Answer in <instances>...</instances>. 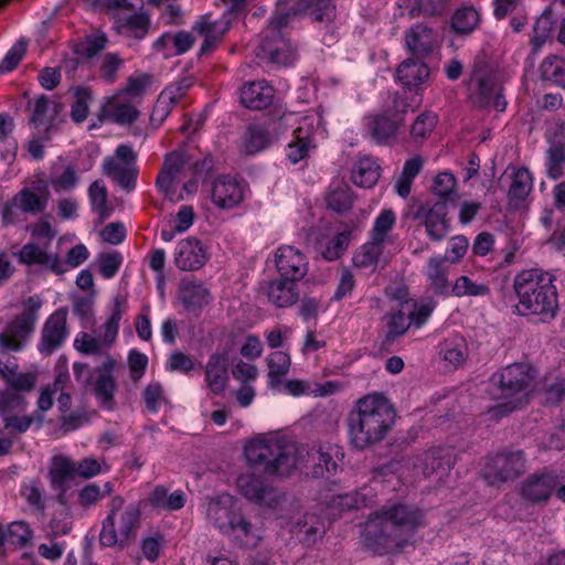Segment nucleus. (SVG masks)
Masks as SVG:
<instances>
[{
  "label": "nucleus",
  "instance_id": "1",
  "mask_svg": "<svg viewBox=\"0 0 565 565\" xmlns=\"http://www.w3.org/2000/svg\"><path fill=\"white\" fill-rule=\"evenodd\" d=\"M244 455L250 468L269 477L289 476L307 463L305 457L313 461L315 477L334 473L338 470L340 448L332 444H320L310 451L285 438L258 437L244 447Z\"/></svg>",
  "mask_w": 565,
  "mask_h": 565
},
{
  "label": "nucleus",
  "instance_id": "2",
  "mask_svg": "<svg viewBox=\"0 0 565 565\" xmlns=\"http://www.w3.org/2000/svg\"><path fill=\"white\" fill-rule=\"evenodd\" d=\"M425 525V512L417 505L388 503L367 518L362 530L363 544L379 555L402 553L414 546L416 533Z\"/></svg>",
  "mask_w": 565,
  "mask_h": 565
},
{
  "label": "nucleus",
  "instance_id": "3",
  "mask_svg": "<svg viewBox=\"0 0 565 565\" xmlns=\"http://www.w3.org/2000/svg\"><path fill=\"white\" fill-rule=\"evenodd\" d=\"M395 423V411L381 394L360 398L348 417L352 446L365 449L382 441Z\"/></svg>",
  "mask_w": 565,
  "mask_h": 565
},
{
  "label": "nucleus",
  "instance_id": "4",
  "mask_svg": "<svg viewBox=\"0 0 565 565\" xmlns=\"http://www.w3.org/2000/svg\"><path fill=\"white\" fill-rule=\"evenodd\" d=\"M513 288L519 298L515 309L520 315L540 316L542 321L555 317L557 292L551 274L539 269L524 270L515 276Z\"/></svg>",
  "mask_w": 565,
  "mask_h": 565
},
{
  "label": "nucleus",
  "instance_id": "5",
  "mask_svg": "<svg viewBox=\"0 0 565 565\" xmlns=\"http://www.w3.org/2000/svg\"><path fill=\"white\" fill-rule=\"evenodd\" d=\"M206 519L222 534L244 546L255 547L260 539L257 527L242 514L230 494H221L207 502Z\"/></svg>",
  "mask_w": 565,
  "mask_h": 565
},
{
  "label": "nucleus",
  "instance_id": "6",
  "mask_svg": "<svg viewBox=\"0 0 565 565\" xmlns=\"http://www.w3.org/2000/svg\"><path fill=\"white\" fill-rule=\"evenodd\" d=\"M535 377L533 367L526 363H513L492 376L497 385L494 397L508 399L491 409L493 416L507 415L523 405V396Z\"/></svg>",
  "mask_w": 565,
  "mask_h": 565
},
{
  "label": "nucleus",
  "instance_id": "7",
  "mask_svg": "<svg viewBox=\"0 0 565 565\" xmlns=\"http://www.w3.org/2000/svg\"><path fill=\"white\" fill-rule=\"evenodd\" d=\"M43 301L30 296L22 302V310L12 317L0 332V350L20 352L35 331Z\"/></svg>",
  "mask_w": 565,
  "mask_h": 565
},
{
  "label": "nucleus",
  "instance_id": "8",
  "mask_svg": "<svg viewBox=\"0 0 565 565\" xmlns=\"http://www.w3.org/2000/svg\"><path fill=\"white\" fill-rule=\"evenodd\" d=\"M289 19V12L274 13L259 46L260 58L278 65H288L294 61L295 50L280 32L281 28L288 24Z\"/></svg>",
  "mask_w": 565,
  "mask_h": 565
},
{
  "label": "nucleus",
  "instance_id": "9",
  "mask_svg": "<svg viewBox=\"0 0 565 565\" xmlns=\"http://www.w3.org/2000/svg\"><path fill=\"white\" fill-rule=\"evenodd\" d=\"M470 99L481 108H492L503 111L507 102L502 95V87L495 81L489 68L482 64H475L469 79Z\"/></svg>",
  "mask_w": 565,
  "mask_h": 565
},
{
  "label": "nucleus",
  "instance_id": "10",
  "mask_svg": "<svg viewBox=\"0 0 565 565\" xmlns=\"http://www.w3.org/2000/svg\"><path fill=\"white\" fill-rule=\"evenodd\" d=\"M525 471L522 450H504L488 458L482 475L490 486L500 487L514 481Z\"/></svg>",
  "mask_w": 565,
  "mask_h": 565
},
{
  "label": "nucleus",
  "instance_id": "11",
  "mask_svg": "<svg viewBox=\"0 0 565 565\" xmlns=\"http://www.w3.org/2000/svg\"><path fill=\"white\" fill-rule=\"evenodd\" d=\"M116 361L107 355L102 365L95 367L86 380L100 407L113 411L115 408V394L117 382L114 376Z\"/></svg>",
  "mask_w": 565,
  "mask_h": 565
},
{
  "label": "nucleus",
  "instance_id": "12",
  "mask_svg": "<svg viewBox=\"0 0 565 565\" xmlns=\"http://www.w3.org/2000/svg\"><path fill=\"white\" fill-rule=\"evenodd\" d=\"M67 308H58L43 323L38 350L44 355H51L58 350L67 339Z\"/></svg>",
  "mask_w": 565,
  "mask_h": 565
},
{
  "label": "nucleus",
  "instance_id": "13",
  "mask_svg": "<svg viewBox=\"0 0 565 565\" xmlns=\"http://www.w3.org/2000/svg\"><path fill=\"white\" fill-rule=\"evenodd\" d=\"M559 484V475L555 471H541L526 477L519 488L523 501L530 504L545 503Z\"/></svg>",
  "mask_w": 565,
  "mask_h": 565
},
{
  "label": "nucleus",
  "instance_id": "14",
  "mask_svg": "<svg viewBox=\"0 0 565 565\" xmlns=\"http://www.w3.org/2000/svg\"><path fill=\"white\" fill-rule=\"evenodd\" d=\"M237 488L243 497L260 507L274 509L285 499L279 490L265 484L259 476L253 473L239 476Z\"/></svg>",
  "mask_w": 565,
  "mask_h": 565
},
{
  "label": "nucleus",
  "instance_id": "15",
  "mask_svg": "<svg viewBox=\"0 0 565 565\" xmlns=\"http://www.w3.org/2000/svg\"><path fill=\"white\" fill-rule=\"evenodd\" d=\"M455 463L452 449L435 447L416 458L414 468L427 479L443 481Z\"/></svg>",
  "mask_w": 565,
  "mask_h": 565
},
{
  "label": "nucleus",
  "instance_id": "16",
  "mask_svg": "<svg viewBox=\"0 0 565 565\" xmlns=\"http://www.w3.org/2000/svg\"><path fill=\"white\" fill-rule=\"evenodd\" d=\"M14 255L19 263L25 266H39L41 269L55 275L66 273V265H64L63 259L57 254L49 252L46 246L30 242L23 245Z\"/></svg>",
  "mask_w": 565,
  "mask_h": 565
},
{
  "label": "nucleus",
  "instance_id": "17",
  "mask_svg": "<svg viewBox=\"0 0 565 565\" xmlns=\"http://www.w3.org/2000/svg\"><path fill=\"white\" fill-rule=\"evenodd\" d=\"M274 263L282 277L301 280L308 273V260L305 254L291 245H281L274 253Z\"/></svg>",
  "mask_w": 565,
  "mask_h": 565
},
{
  "label": "nucleus",
  "instance_id": "18",
  "mask_svg": "<svg viewBox=\"0 0 565 565\" xmlns=\"http://www.w3.org/2000/svg\"><path fill=\"white\" fill-rule=\"evenodd\" d=\"M299 280L279 276L271 279L263 287L264 295L270 305L276 308H289L296 305L300 299L298 288Z\"/></svg>",
  "mask_w": 565,
  "mask_h": 565
},
{
  "label": "nucleus",
  "instance_id": "19",
  "mask_svg": "<svg viewBox=\"0 0 565 565\" xmlns=\"http://www.w3.org/2000/svg\"><path fill=\"white\" fill-rule=\"evenodd\" d=\"M211 199L218 209L230 210L244 200V188L234 178L223 174L212 183Z\"/></svg>",
  "mask_w": 565,
  "mask_h": 565
},
{
  "label": "nucleus",
  "instance_id": "20",
  "mask_svg": "<svg viewBox=\"0 0 565 565\" xmlns=\"http://www.w3.org/2000/svg\"><path fill=\"white\" fill-rule=\"evenodd\" d=\"M205 384L212 395H222L228 384V354L215 352L204 366Z\"/></svg>",
  "mask_w": 565,
  "mask_h": 565
},
{
  "label": "nucleus",
  "instance_id": "21",
  "mask_svg": "<svg viewBox=\"0 0 565 565\" xmlns=\"http://www.w3.org/2000/svg\"><path fill=\"white\" fill-rule=\"evenodd\" d=\"M10 352L0 350V377L14 391L30 392L35 385V376L32 373H19L17 359Z\"/></svg>",
  "mask_w": 565,
  "mask_h": 565
},
{
  "label": "nucleus",
  "instance_id": "22",
  "mask_svg": "<svg viewBox=\"0 0 565 565\" xmlns=\"http://www.w3.org/2000/svg\"><path fill=\"white\" fill-rule=\"evenodd\" d=\"M206 260V252L196 238L189 237L178 243L174 264L179 269L198 270L204 266Z\"/></svg>",
  "mask_w": 565,
  "mask_h": 565
},
{
  "label": "nucleus",
  "instance_id": "23",
  "mask_svg": "<svg viewBox=\"0 0 565 565\" xmlns=\"http://www.w3.org/2000/svg\"><path fill=\"white\" fill-rule=\"evenodd\" d=\"M102 114L118 125H130L137 120L139 110L135 104L126 99L122 93H118L106 100Z\"/></svg>",
  "mask_w": 565,
  "mask_h": 565
},
{
  "label": "nucleus",
  "instance_id": "24",
  "mask_svg": "<svg viewBox=\"0 0 565 565\" xmlns=\"http://www.w3.org/2000/svg\"><path fill=\"white\" fill-rule=\"evenodd\" d=\"M210 290L203 282L184 278L179 284L178 298L188 311H200L210 302Z\"/></svg>",
  "mask_w": 565,
  "mask_h": 565
},
{
  "label": "nucleus",
  "instance_id": "25",
  "mask_svg": "<svg viewBox=\"0 0 565 565\" xmlns=\"http://www.w3.org/2000/svg\"><path fill=\"white\" fill-rule=\"evenodd\" d=\"M141 512L138 504H128L116 519L115 523V546L124 547L136 536L140 526Z\"/></svg>",
  "mask_w": 565,
  "mask_h": 565
},
{
  "label": "nucleus",
  "instance_id": "26",
  "mask_svg": "<svg viewBox=\"0 0 565 565\" xmlns=\"http://www.w3.org/2000/svg\"><path fill=\"white\" fill-rule=\"evenodd\" d=\"M511 183L508 190L509 204L519 207L527 198L533 188V179L527 168L509 167L505 170Z\"/></svg>",
  "mask_w": 565,
  "mask_h": 565
},
{
  "label": "nucleus",
  "instance_id": "27",
  "mask_svg": "<svg viewBox=\"0 0 565 565\" xmlns=\"http://www.w3.org/2000/svg\"><path fill=\"white\" fill-rule=\"evenodd\" d=\"M104 174L110 178L127 192L136 188L138 169L137 166H129L118 159H105L103 163Z\"/></svg>",
  "mask_w": 565,
  "mask_h": 565
},
{
  "label": "nucleus",
  "instance_id": "28",
  "mask_svg": "<svg viewBox=\"0 0 565 565\" xmlns=\"http://www.w3.org/2000/svg\"><path fill=\"white\" fill-rule=\"evenodd\" d=\"M274 97V89L266 82H252L243 86L241 102L249 109L262 110L267 108Z\"/></svg>",
  "mask_w": 565,
  "mask_h": 565
},
{
  "label": "nucleus",
  "instance_id": "29",
  "mask_svg": "<svg viewBox=\"0 0 565 565\" xmlns=\"http://www.w3.org/2000/svg\"><path fill=\"white\" fill-rule=\"evenodd\" d=\"M305 12L317 22L330 23L337 15L333 0H300L297 9H292L291 15Z\"/></svg>",
  "mask_w": 565,
  "mask_h": 565
},
{
  "label": "nucleus",
  "instance_id": "30",
  "mask_svg": "<svg viewBox=\"0 0 565 565\" xmlns=\"http://www.w3.org/2000/svg\"><path fill=\"white\" fill-rule=\"evenodd\" d=\"M401 122L386 115L367 117L366 128L369 135L379 145H385L394 139Z\"/></svg>",
  "mask_w": 565,
  "mask_h": 565
},
{
  "label": "nucleus",
  "instance_id": "31",
  "mask_svg": "<svg viewBox=\"0 0 565 565\" xmlns=\"http://www.w3.org/2000/svg\"><path fill=\"white\" fill-rule=\"evenodd\" d=\"M291 532L306 545H313L326 532L324 522L316 514L307 513L294 524Z\"/></svg>",
  "mask_w": 565,
  "mask_h": 565
},
{
  "label": "nucleus",
  "instance_id": "32",
  "mask_svg": "<svg viewBox=\"0 0 565 565\" xmlns=\"http://www.w3.org/2000/svg\"><path fill=\"white\" fill-rule=\"evenodd\" d=\"M405 41L407 49L414 55L422 56L433 51L435 36L429 28L423 24H416L406 32Z\"/></svg>",
  "mask_w": 565,
  "mask_h": 565
},
{
  "label": "nucleus",
  "instance_id": "33",
  "mask_svg": "<svg viewBox=\"0 0 565 565\" xmlns=\"http://www.w3.org/2000/svg\"><path fill=\"white\" fill-rule=\"evenodd\" d=\"M424 225L427 235L434 241H441L448 233V222L446 220V205L444 202H437L425 212Z\"/></svg>",
  "mask_w": 565,
  "mask_h": 565
},
{
  "label": "nucleus",
  "instance_id": "34",
  "mask_svg": "<svg viewBox=\"0 0 565 565\" xmlns=\"http://www.w3.org/2000/svg\"><path fill=\"white\" fill-rule=\"evenodd\" d=\"M74 461L63 455L52 458L49 469V478L52 488L71 487L70 481L76 477Z\"/></svg>",
  "mask_w": 565,
  "mask_h": 565
},
{
  "label": "nucleus",
  "instance_id": "35",
  "mask_svg": "<svg viewBox=\"0 0 565 565\" xmlns=\"http://www.w3.org/2000/svg\"><path fill=\"white\" fill-rule=\"evenodd\" d=\"M424 162L425 160L420 156H414L405 161L394 185L396 193L401 198L405 199L409 195L413 181L423 170Z\"/></svg>",
  "mask_w": 565,
  "mask_h": 565
},
{
  "label": "nucleus",
  "instance_id": "36",
  "mask_svg": "<svg viewBox=\"0 0 565 565\" xmlns=\"http://www.w3.org/2000/svg\"><path fill=\"white\" fill-rule=\"evenodd\" d=\"M429 68L426 64L414 58L405 60L397 68V77L407 87H415L426 81Z\"/></svg>",
  "mask_w": 565,
  "mask_h": 565
},
{
  "label": "nucleus",
  "instance_id": "37",
  "mask_svg": "<svg viewBox=\"0 0 565 565\" xmlns=\"http://www.w3.org/2000/svg\"><path fill=\"white\" fill-rule=\"evenodd\" d=\"M351 178L361 188H372L380 178V166L372 158H361L355 163Z\"/></svg>",
  "mask_w": 565,
  "mask_h": 565
},
{
  "label": "nucleus",
  "instance_id": "38",
  "mask_svg": "<svg viewBox=\"0 0 565 565\" xmlns=\"http://www.w3.org/2000/svg\"><path fill=\"white\" fill-rule=\"evenodd\" d=\"M125 500L121 497H114L109 504V514L104 520L99 541L102 545L111 547L115 546V523L117 515L125 509Z\"/></svg>",
  "mask_w": 565,
  "mask_h": 565
},
{
  "label": "nucleus",
  "instance_id": "39",
  "mask_svg": "<svg viewBox=\"0 0 565 565\" xmlns=\"http://www.w3.org/2000/svg\"><path fill=\"white\" fill-rule=\"evenodd\" d=\"M268 130L260 125H249L243 138V150L247 154H255L270 145Z\"/></svg>",
  "mask_w": 565,
  "mask_h": 565
},
{
  "label": "nucleus",
  "instance_id": "40",
  "mask_svg": "<svg viewBox=\"0 0 565 565\" xmlns=\"http://www.w3.org/2000/svg\"><path fill=\"white\" fill-rule=\"evenodd\" d=\"M546 174L552 180L559 179L564 173L565 146L563 142H552L546 150Z\"/></svg>",
  "mask_w": 565,
  "mask_h": 565
},
{
  "label": "nucleus",
  "instance_id": "41",
  "mask_svg": "<svg viewBox=\"0 0 565 565\" xmlns=\"http://www.w3.org/2000/svg\"><path fill=\"white\" fill-rule=\"evenodd\" d=\"M88 196L94 212L104 221L111 214V207L108 206V191L102 180L94 181L88 188Z\"/></svg>",
  "mask_w": 565,
  "mask_h": 565
},
{
  "label": "nucleus",
  "instance_id": "42",
  "mask_svg": "<svg viewBox=\"0 0 565 565\" xmlns=\"http://www.w3.org/2000/svg\"><path fill=\"white\" fill-rule=\"evenodd\" d=\"M553 29L554 21L552 19V12L545 10L533 26V34L530 43L534 53H537L551 38Z\"/></svg>",
  "mask_w": 565,
  "mask_h": 565
},
{
  "label": "nucleus",
  "instance_id": "43",
  "mask_svg": "<svg viewBox=\"0 0 565 565\" xmlns=\"http://www.w3.org/2000/svg\"><path fill=\"white\" fill-rule=\"evenodd\" d=\"M365 505V498L359 492L333 495L328 502L330 515L335 518L344 511L360 509Z\"/></svg>",
  "mask_w": 565,
  "mask_h": 565
},
{
  "label": "nucleus",
  "instance_id": "44",
  "mask_svg": "<svg viewBox=\"0 0 565 565\" xmlns=\"http://www.w3.org/2000/svg\"><path fill=\"white\" fill-rule=\"evenodd\" d=\"M382 254L383 245L372 239L355 252L352 260L358 268H374Z\"/></svg>",
  "mask_w": 565,
  "mask_h": 565
},
{
  "label": "nucleus",
  "instance_id": "45",
  "mask_svg": "<svg viewBox=\"0 0 565 565\" xmlns=\"http://www.w3.org/2000/svg\"><path fill=\"white\" fill-rule=\"evenodd\" d=\"M542 77L546 81H551L556 85L565 88V60L551 55L544 58L541 64Z\"/></svg>",
  "mask_w": 565,
  "mask_h": 565
},
{
  "label": "nucleus",
  "instance_id": "46",
  "mask_svg": "<svg viewBox=\"0 0 565 565\" xmlns=\"http://www.w3.org/2000/svg\"><path fill=\"white\" fill-rule=\"evenodd\" d=\"M266 361L270 385L275 386L279 384L280 379L288 373L290 356L282 351H276L269 354Z\"/></svg>",
  "mask_w": 565,
  "mask_h": 565
},
{
  "label": "nucleus",
  "instance_id": "47",
  "mask_svg": "<svg viewBox=\"0 0 565 565\" xmlns=\"http://www.w3.org/2000/svg\"><path fill=\"white\" fill-rule=\"evenodd\" d=\"M451 292L460 298L483 297L490 294V288L487 284H478L468 276H460L452 285Z\"/></svg>",
  "mask_w": 565,
  "mask_h": 565
},
{
  "label": "nucleus",
  "instance_id": "48",
  "mask_svg": "<svg viewBox=\"0 0 565 565\" xmlns=\"http://www.w3.org/2000/svg\"><path fill=\"white\" fill-rule=\"evenodd\" d=\"M108 42L105 33L97 32L86 35L82 42L76 44L75 53L85 58H92L103 51Z\"/></svg>",
  "mask_w": 565,
  "mask_h": 565
},
{
  "label": "nucleus",
  "instance_id": "49",
  "mask_svg": "<svg viewBox=\"0 0 565 565\" xmlns=\"http://www.w3.org/2000/svg\"><path fill=\"white\" fill-rule=\"evenodd\" d=\"M14 202L25 213L39 214L46 207V199L41 198L28 188L14 195Z\"/></svg>",
  "mask_w": 565,
  "mask_h": 565
},
{
  "label": "nucleus",
  "instance_id": "50",
  "mask_svg": "<svg viewBox=\"0 0 565 565\" xmlns=\"http://www.w3.org/2000/svg\"><path fill=\"white\" fill-rule=\"evenodd\" d=\"M116 23L118 29L128 30L136 39H143L149 31L150 20L145 13H135L127 18H119Z\"/></svg>",
  "mask_w": 565,
  "mask_h": 565
},
{
  "label": "nucleus",
  "instance_id": "51",
  "mask_svg": "<svg viewBox=\"0 0 565 565\" xmlns=\"http://www.w3.org/2000/svg\"><path fill=\"white\" fill-rule=\"evenodd\" d=\"M126 310V298L122 296H116L114 299V308L111 315L104 326V340L111 343L119 330V321Z\"/></svg>",
  "mask_w": 565,
  "mask_h": 565
},
{
  "label": "nucleus",
  "instance_id": "52",
  "mask_svg": "<svg viewBox=\"0 0 565 565\" xmlns=\"http://www.w3.org/2000/svg\"><path fill=\"white\" fill-rule=\"evenodd\" d=\"M33 536L30 525L24 521H15L4 527V542L12 545L24 546Z\"/></svg>",
  "mask_w": 565,
  "mask_h": 565
},
{
  "label": "nucleus",
  "instance_id": "53",
  "mask_svg": "<svg viewBox=\"0 0 565 565\" xmlns=\"http://www.w3.org/2000/svg\"><path fill=\"white\" fill-rule=\"evenodd\" d=\"M479 22V13L473 7L458 9L451 19L452 28L460 33L472 31Z\"/></svg>",
  "mask_w": 565,
  "mask_h": 565
},
{
  "label": "nucleus",
  "instance_id": "54",
  "mask_svg": "<svg viewBox=\"0 0 565 565\" xmlns=\"http://www.w3.org/2000/svg\"><path fill=\"white\" fill-rule=\"evenodd\" d=\"M174 90H162L158 96L156 105L153 107L150 120L151 122H157L161 125L164 119L169 116L172 108L179 103L175 99V95H173Z\"/></svg>",
  "mask_w": 565,
  "mask_h": 565
},
{
  "label": "nucleus",
  "instance_id": "55",
  "mask_svg": "<svg viewBox=\"0 0 565 565\" xmlns=\"http://www.w3.org/2000/svg\"><path fill=\"white\" fill-rule=\"evenodd\" d=\"M193 29L204 36V41L200 49V55L210 53L221 41L222 33H216L215 24L207 21L205 18L196 22Z\"/></svg>",
  "mask_w": 565,
  "mask_h": 565
},
{
  "label": "nucleus",
  "instance_id": "56",
  "mask_svg": "<svg viewBox=\"0 0 565 565\" xmlns=\"http://www.w3.org/2000/svg\"><path fill=\"white\" fill-rule=\"evenodd\" d=\"M311 140L307 132L303 131L302 127L295 130V141L288 146L287 157L291 163H298L300 160L306 158L310 148Z\"/></svg>",
  "mask_w": 565,
  "mask_h": 565
},
{
  "label": "nucleus",
  "instance_id": "57",
  "mask_svg": "<svg viewBox=\"0 0 565 565\" xmlns=\"http://www.w3.org/2000/svg\"><path fill=\"white\" fill-rule=\"evenodd\" d=\"M351 190L347 184H339L327 196V204L337 212H344L352 206Z\"/></svg>",
  "mask_w": 565,
  "mask_h": 565
},
{
  "label": "nucleus",
  "instance_id": "58",
  "mask_svg": "<svg viewBox=\"0 0 565 565\" xmlns=\"http://www.w3.org/2000/svg\"><path fill=\"white\" fill-rule=\"evenodd\" d=\"M439 354L445 362L456 369L460 366L467 358L466 345L463 341H445L441 345Z\"/></svg>",
  "mask_w": 565,
  "mask_h": 565
},
{
  "label": "nucleus",
  "instance_id": "59",
  "mask_svg": "<svg viewBox=\"0 0 565 565\" xmlns=\"http://www.w3.org/2000/svg\"><path fill=\"white\" fill-rule=\"evenodd\" d=\"M395 221V213L392 210L382 211L374 222L372 239L383 245L386 241L387 234L392 231Z\"/></svg>",
  "mask_w": 565,
  "mask_h": 565
},
{
  "label": "nucleus",
  "instance_id": "60",
  "mask_svg": "<svg viewBox=\"0 0 565 565\" xmlns=\"http://www.w3.org/2000/svg\"><path fill=\"white\" fill-rule=\"evenodd\" d=\"M437 124V116L433 113L425 111L420 114L412 125L411 135L415 141L426 139L434 130Z\"/></svg>",
  "mask_w": 565,
  "mask_h": 565
},
{
  "label": "nucleus",
  "instance_id": "61",
  "mask_svg": "<svg viewBox=\"0 0 565 565\" xmlns=\"http://www.w3.org/2000/svg\"><path fill=\"white\" fill-rule=\"evenodd\" d=\"M444 259L431 258L428 265V277L430 286L437 294H445L448 290V280L443 269Z\"/></svg>",
  "mask_w": 565,
  "mask_h": 565
},
{
  "label": "nucleus",
  "instance_id": "62",
  "mask_svg": "<svg viewBox=\"0 0 565 565\" xmlns=\"http://www.w3.org/2000/svg\"><path fill=\"white\" fill-rule=\"evenodd\" d=\"M411 322L403 309L391 313L387 321L386 341L393 342L397 337L403 335L409 328Z\"/></svg>",
  "mask_w": 565,
  "mask_h": 565
},
{
  "label": "nucleus",
  "instance_id": "63",
  "mask_svg": "<svg viewBox=\"0 0 565 565\" xmlns=\"http://www.w3.org/2000/svg\"><path fill=\"white\" fill-rule=\"evenodd\" d=\"M26 41L21 39L17 41L13 46L8 51L6 56L0 62V73H6L14 70L26 52Z\"/></svg>",
  "mask_w": 565,
  "mask_h": 565
},
{
  "label": "nucleus",
  "instance_id": "64",
  "mask_svg": "<svg viewBox=\"0 0 565 565\" xmlns=\"http://www.w3.org/2000/svg\"><path fill=\"white\" fill-rule=\"evenodd\" d=\"M456 179L449 172H440L434 179L433 192L440 199L447 200L454 194Z\"/></svg>",
  "mask_w": 565,
  "mask_h": 565
}]
</instances>
